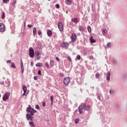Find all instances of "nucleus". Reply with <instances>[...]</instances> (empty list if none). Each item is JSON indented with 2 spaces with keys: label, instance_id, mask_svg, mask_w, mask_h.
Returning a JSON list of instances; mask_svg holds the SVG:
<instances>
[{
  "label": "nucleus",
  "instance_id": "nucleus-2",
  "mask_svg": "<svg viewBox=\"0 0 127 127\" xmlns=\"http://www.w3.org/2000/svg\"><path fill=\"white\" fill-rule=\"evenodd\" d=\"M27 113H30V115L32 116H34V114L36 113V110H34V109L32 108L30 105H28V108L26 109Z\"/></svg>",
  "mask_w": 127,
  "mask_h": 127
},
{
  "label": "nucleus",
  "instance_id": "nucleus-51",
  "mask_svg": "<svg viewBox=\"0 0 127 127\" xmlns=\"http://www.w3.org/2000/svg\"><path fill=\"white\" fill-rule=\"evenodd\" d=\"M31 66H33V64H32V63H31Z\"/></svg>",
  "mask_w": 127,
  "mask_h": 127
},
{
  "label": "nucleus",
  "instance_id": "nucleus-54",
  "mask_svg": "<svg viewBox=\"0 0 127 127\" xmlns=\"http://www.w3.org/2000/svg\"><path fill=\"white\" fill-rule=\"evenodd\" d=\"M1 97V95H0V98Z\"/></svg>",
  "mask_w": 127,
  "mask_h": 127
},
{
  "label": "nucleus",
  "instance_id": "nucleus-40",
  "mask_svg": "<svg viewBox=\"0 0 127 127\" xmlns=\"http://www.w3.org/2000/svg\"><path fill=\"white\" fill-rule=\"evenodd\" d=\"M28 27H29V28H31V27H32V25H29L28 24L27 25Z\"/></svg>",
  "mask_w": 127,
  "mask_h": 127
},
{
  "label": "nucleus",
  "instance_id": "nucleus-46",
  "mask_svg": "<svg viewBox=\"0 0 127 127\" xmlns=\"http://www.w3.org/2000/svg\"><path fill=\"white\" fill-rule=\"evenodd\" d=\"M61 77H63L64 76V74L63 73H60Z\"/></svg>",
  "mask_w": 127,
  "mask_h": 127
},
{
  "label": "nucleus",
  "instance_id": "nucleus-1",
  "mask_svg": "<svg viewBox=\"0 0 127 127\" xmlns=\"http://www.w3.org/2000/svg\"><path fill=\"white\" fill-rule=\"evenodd\" d=\"M85 103H83L78 107V112L79 114H83V111H82V109H84L85 108V111H90V106L89 105L86 106Z\"/></svg>",
  "mask_w": 127,
  "mask_h": 127
},
{
  "label": "nucleus",
  "instance_id": "nucleus-38",
  "mask_svg": "<svg viewBox=\"0 0 127 127\" xmlns=\"http://www.w3.org/2000/svg\"><path fill=\"white\" fill-rule=\"evenodd\" d=\"M67 59L68 61H69V62H71V61H72V60L71 59V58H70V57H68Z\"/></svg>",
  "mask_w": 127,
  "mask_h": 127
},
{
  "label": "nucleus",
  "instance_id": "nucleus-17",
  "mask_svg": "<svg viewBox=\"0 0 127 127\" xmlns=\"http://www.w3.org/2000/svg\"><path fill=\"white\" fill-rule=\"evenodd\" d=\"M111 76V73L110 72H108L106 75V79L107 80V81H110V77Z\"/></svg>",
  "mask_w": 127,
  "mask_h": 127
},
{
  "label": "nucleus",
  "instance_id": "nucleus-16",
  "mask_svg": "<svg viewBox=\"0 0 127 127\" xmlns=\"http://www.w3.org/2000/svg\"><path fill=\"white\" fill-rule=\"evenodd\" d=\"M90 41L91 43H96V40L94 39L93 36H91L90 38Z\"/></svg>",
  "mask_w": 127,
  "mask_h": 127
},
{
  "label": "nucleus",
  "instance_id": "nucleus-30",
  "mask_svg": "<svg viewBox=\"0 0 127 127\" xmlns=\"http://www.w3.org/2000/svg\"><path fill=\"white\" fill-rule=\"evenodd\" d=\"M35 108L37 110H40V107H39V105H37L35 106Z\"/></svg>",
  "mask_w": 127,
  "mask_h": 127
},
{
  "label": "nucleus",
  "instance_id": "nucleus-35",
  "mask_svg": "<svg viewBox=\"0 0 127 127\" xmlns=\"http://www.w3.org/2000/svg\"><path fill=\"white\" fill-rule=\"evenodd\" d=\"M42 105H43V107H45V106H46V102H43L42 103Z\"/></svg>",
  "mask_w": 127,
  "mask_h": 127
},
{
  "label": "nucleus",
  "instance_id": "nucleus-34",
  "mask_svg": "<svg viewBox=\"0 0 127 127\" xmlns=\"http://www.w3.org/2000/svg\"><path fill=\"white\" fill-rule=\"evenodd\" d=\"M45 65H46V68H49V64H48V63H47V62L46 63Z\"/></svg>",
  "mask_w": 127,
  "mask_h": 127
},
{
  "label": "nucleus",
  "instance_id": "nucleus-15",
  "mask_svg": "<svg viewBox=\"0 0 127 127\" xmlns=\"http://www.w3.org/2000/svg\"><path fill=\"white\" fill-rule=\"evenodd\" d=\"M47 33L48 34V36H49V37L52 36V31L51 30H48L47 31Z\"/></svg>",
  "mask_w": 127,
  "mask_h": 127
},
{
  "label": "nucleus",
  "instance_id": "nucleus-8",
  "mask_svg": "<svg viewBox=\"0 0 127 127\" xmlns=\"http://www.w3.org/2000/svg\"><path fill=\"white\" fill-rule=\"evenodd\" d=\"M35 54L36 59H37V60H39L41 58L40 53H39V51H38V50L35 51Z\"/></svg>",
  "mask_w": 127,
  "mask_h": 127
},
{
  "label": "nucleus",
  "instance_id": "nucleus-21",
  "mask_svg": "<svg viewBox=\"0 0 127 127\" xmlns=\"http://www.w3.org/2000/svg\"><path fill=\"white\" fill-rule=\"evenodd\" d=\"M11 68L13 69H15L16 67H15V65L14 64V63H11Z\"/></svg>",
  "mask_w": 127,
  "mask_h": 127
},
{
  "label": "nucleus",
  "instance_id": "nucleus-3",
  "mask_svg": "<svg viewBox=\"0 0 127 127\" xmlns=\"http://www.w3.org/2000/svg\"><path fill=\"white\" fill-rule=\"evenodd\" d=\"M29 55L31 58L34 57V50H33V48L30 47L29 49Z\"/></svg>",
  "mask_w": 127,
  "mask_h": 127
},
{
  "label": "nucleus",
  "instance_id": "nucleus-5",
  "mask_svg": "<svg viewBox=\"0 0 127 127\" xmlns=\"http://www.w3.org/2000/svg\"><path fill=\"white\" fill-rule=\"evenodd\" d=\"M64 83L66 86H68L70 83V77H65L64 80Z\"/></svg>",
  "mask_w": 127,
  "mask_h": 127
},
{
  "label": "nucleus",
  "instance_id": "nucleus-25",
  "mask_svg": "<svg viewBox=\"0 0 127 127\" xmlns=\"http://www.w3.org/2000/svg\"><path fill=\"white\" fill-rule=\"evenodd\" d=\"M79 30L80 31H83L84 30V27H83L82 26H80L79 27Z\"/></svg>",
  "mask_w": 127,
  "mask_h": 127
},
{
  "label": "nucleus",
  "instance_id": "nucleus-14",
  "mask_svg": "<svg viewBox=\"0 0 127 127\" xmlns=\"http://www.w3.org/2000/svg\"><path fill=\"white\" fill-rule=\"evenodd\" d=\"M23 90L24 91V93L22 96H24V95L26 94V91H27V87H26V86H23Z\"/></svg>",
  "mask_w": 127,
  "mask_h": 127
},
{
  "label": "nucleus",
  "instance_id": "nucleus-53",
  "mask_svg": "<svg viewBox=\"0 0 127 127\" xmlns=\"http://www.w3.org/2000/svg\"><path fill=\"white\" fill-rule=\"evenodd\" d=\"M25 24H26V23H25V22L24 23V26H25Z\"/></svg>",
  "mask_w": 127,
  "mask_h": 127
},
{
  "label": "nucleus",
  "instance_id": "nucleus-48",
  "mask_svg": "<svg viewBox=\"0 0 127 127\" xmlns=\"http://www.w3.org/2000/svg\"><path fill=\"white\" fill-rule=\"evenodd\" d=\"M23 72H24V69H21L22 74H23Z\"/></svg>",
  "mask_w": 127,
  "mask_h": 127
},
{
  "label": "nucleus",
  "instance_id": "nucleus-49",
  "mask_svg": "<svg viewBox=\"0 0 127 127\" xmlns=\"http://www.w3.org/2000/svg\"><path fill=\"white\" fill-rule=\"evenodd\" d=\"M90 59H93V56H90Z\"/></svg>",
  "mask_w": 127,
  "mask_h": 127
},
{
  "label": "nucleus",
  "instance_id": "nucleus-47",
  "mask_svg": "<svg viewBox=\"0 0 127 127\" xmlns=\"http://www.w3.org/2000/svg\"><path fill=\"white\" fill-rule=\"evenodd\" d=\"M34 80H37V77L34 76Z\"/></svg>",
  "mask_w": 127,
  "mask_h": 127
},
{
  "label": "nucleus",
  "instance_id": "nucleus-13",
  "mask_svg": "<svg viewBox=\"0 0 127 127\" xmlns=\"http://www.w3.org/2000/svg\"><path fill=\"white\" fill-rule=\"evenodd\" d=\"M65 3L67 5H71L72 4V0H65Z\"/></svg>",
  "mask_w": 127,
  "mask_h": 127
},
{
  "label": "nucleus",
  "instance_id": "nucleus-9",
  "mask_svg": "<svg viewBox=\"0 0 127 127\" xmlns=\"http://www.w3.org/2000/svg\"><path fill=\"white\" fill-rule=\"evenodd\" d=\"M71 22H74V23L77 24L78 22H80V19L78 18H74L71 19Z\"/></svg>",
  "mask_w": 127,
  "mask_h": 127
},
{
  "label": "nucleus",
  "instance_id": "nucleus-11",
  "mask_svg": "<svg viewBox=\"0 0 127 127\" xmlns=\"http://www.w3.org/2000/svg\"><path fill=\"white\" fill-rule=\"evenodd\" d=\"M61 47H65L67 48L68 46H69V43L64 42L61 44Z\"/></svg>",
  "mask_w": 127,
  "mask_h": 127
},
{
  "label": "nucleus",
  "instance_id": "nucleus-36",
  "mask_svg": "<svg viewBox=\"0 0 127 127\" xmlns=\"http://www.w3.org/2000/svg\"><path fill=\"white\" fill-rule=\"evenodd\" d=\"M38 74L40 76H41L42 74H41V71L40 70H38Z\"/></svg>",
  "mask_w": 127,
  "mask_h": 127
},
{
  "label": "nucleus",
  "instance_id": "nucleus-55",
  "mask_svg": "<svg viewBox=\"0 0 127 127\" xmlns=\"http://www.w3.org/2000/svg\"><path fill=\"white\" fill-rule=\"evenodd\" d=\"M49 0V1H50V0Z\"/></svg>",
  "mask_w": 127,
  "mask_h": 127
},
{
  "label": "nucleus",
  "instance_id": "nucleus-41",
  "mask_svg": "<svg viewBox=\"0 0 127 127\" xmlns=\"http://www.w3.org/2000/svg\"><path fill=\"white\" fill-rule=\"evenodd\" d=\"M107 47H111V43H109L107 44Z\"/></svg>",
  "mask_w": 127,
  "mask_h": 127
},
{
  "label": "nucleus",
  "instance_id": "nucleus-28",
  "mask_svg": "<svg viewBox=\"0 0 127 127\" xmlns=\"http://www.w3.org/2000/svg\"><path fill=\"white\" fill-rule=\"evenodd\" d=\"M87 30L89 32H91L92 31V29L91 28V26H89L87 28Z\"/></svg>",
  "mask_w": 127,
  "mask_h": 127
},
{
  "label": "nucleus",
  "instance_id": "nucleus-27",
  "mask_svg": "<svg viewBox=\"0 0 127 127\" xmlns=\"http://www.w3.org/2000/svg\"><path fill=\"white\" fill-rule=\"evenodd\" d=\"M54 98V97L53 96V95H52L50 97V100L52 102V105L53 104V98Z\"/></svg>",
  "mask_w": 127,
  "mask_h": 127
},
{
  "label": "nucleus",
  "instance_id": "nucleus-7",
  "mask_svg": "<svg viewBox=\"0 0 127 127\" xmlns=\"http://www.w3.org/2000/svg\"><path fill=\"white\" fill-rule=\"evenodd\" d=\"M71 39V41L72 42H75V41H76V39L77 38V35H76V34L73 33L71 35V37H70Z\"/></svg>",
  "mask_w": 127,
  "mask_h": 127
},
{
  "label": "nucleus",
  "instance_id": "nucleus-12",
  "mask_svg": "<svg viewBox=\"0 0 127 127\" xmlns=\"http://www.w3.org/2000/svg\"><path fill=\"white\" fill-rule=\"evenodd\" d=\"M32 117H33V116L30 115V114H27L26 115V118L28 121H29V120L32 121V120H33V119L32 118Z\"/></svg>",
  "mask_w": 127,
  "mask_h": 127
},
{
  "label": "nucleus",
  "instance_id": "nucleus-45",
  "mask_svg": "<svg viewBox=\"0 0 127 127\" xmlns=\"http://www.w3.org/2000/svg\"><path fill=\"white\" fill-rule=\"evenodd\" d=\"M21 70H24V67H23V65H21Z\"/></svg>",
  "mask_w": 127,
  "mask_h": 127
},
{
  "label": "nucleus",
  "instance_id": "nucleus-23",
  "mask_svg": "<svg viewBox=\"0 0 127 127\" xmlns=\"http://www.w3.org/2000/svg\"><path fill=\"white\" fill-rule=\"evenodd\" d=\"M102 33L103 34V35H106V34H107V30L105 29H103L102 30Z\"/></svg>",
  "mask_w": 127,
  "mask_h": 127
},
{
  "label": "nucleus",
  "instance_id": "nucleus-37",
  "mask_svg": "<svg viewBox=\"0 0 127 127\" xmlns=\"http://www.w3.org/2000/svg\"><path fill=\"white\" fill-rule=\"evenodd\" d=\"M38 34H39V35H41V34H42V32H41V31H40V30H39Z\"/></svg>",
  "mask_w": 127,
  "mask_h": 127
},
{
  "label": "nucleus",
  "instance_id": "nucleus-22",
  "mask_svg": "<svg viewBox=\"0 0 127 127\" xmlns=\"http://www.w3.org/2000/svg\"><path fill=\"white\" fill-rule=\"evenodd\" d=\"M50 66H51V67H53V66H54V61L51 60V61H50Z\"/></svg>",
  "mask_w": 127,
  "mask_h": 127
},
{
  "label": "nucleus",
  "instance_id": "nucleus-10",
  "mask_svg": "<svg viewBox=\"0 0 127 127\" xmlns=\"http://www.w3.org/2000/svg\"><path fill=\"white\" fill-rule=\"evenodd\" d=\"M5 30V27H4V25L2 23H0V31H4Z\"/></svg>",
  "mask_w": 127,
  "mask_h": 127
},
{
  "label": "nucleus",
  "instance_id": "nucleus-39",
  "mask_svg": "<svg viewBox=\"0 0 127 127\" xmlns=\"http://www.w3.org/2000/svg\"><path fill=\"white\" fill-rule=\"evenodd\" d=\"M78 123H79V119H76L75 120V124H78Z\"/></svg>",
  "mask_w": 127,
  "mask_h": 127
},
{
  "label": "nucleus",
  "instance_id": "nucleus-50",
  "mask_svg": "<svg viewBox=\"0 0 127 127\" xmlns=\"http://www.w3.org/2000/svg\"><path fill=\"white\" fill-rule=\"evenodd\" d=\"M99 100H101V97L100 96H98Z\"/></svg>",
  "mask_w": 127,
  "mask_h": 127
},
{
  "label": "nucleus",
  "instance_id": "nucleus-33",
  "mask_svg": "<svg viewBox=\"0 0 127 127\" xmlns=\"http://www.w3.org/2000/svg\"><path fill=\"white\" fill-rule=\"evenodd\" d=\"M56 8H59L60 7V5L59 4H56Z\"/></svg>",
  "mask_w": 127,
  "mask_h": 127
},
{
  "label": "nucleus",
  "instance_id": "nucleus-43",
  "mask_svg": "<svg viewBox=\"0 0 127 127\" xmlns=\"http://www.w3.org/2000/svg\"><path fill=\"white\" fill-rule=\"evenodd\" d=\"M56 59L57 61H58V62L60 61V60L59 59V58H58V57H56Z\"/></svg>",
  "mask_w": 127,
  "mask_h": 127
},
{
  "label": "nucleus",
  "instance_id": "nucleus-52",
  "mask_svg": "<svg viewBox=\"0 0 127 127\" xmlns=\"http://www.w3.org/2000/svg\"><path fill=\"white\" fill-rule=\"evenodd\" d=\"M110 94H112V90H110Z\"/></svg>",
  "mask_w": 127,
  "mask_h": 127
},
{
  "label": "nucleus",
  "instance_id": "nucleus-31",
  "mask_svg": "<svg viewBox=\"0 0 127 127\" xmlns=\"http://www.w3.org/2000/svg\"><path fill=\"white\" fill-rule=\"evenodd\" d=\"M76 58H77V60H80L81 59V56L77 55L76 57Z\"/></svg>",
  "mask_w": 127,
  "mask_h": 127
},
{
  "label": "nucleus",
  "instance_id": "nucleus-18",
  "mask_svg": "<svg viewBox=\"0 0 127 127\" xmlns=\"http://www.w3.org/2000/svg\"><path fill=\"white\" fill-rule=\"evenodd\" d=\"M42 66H43V64L41 63H38L36 64V67H42Z\"/></svg>",
  "mask_w": 127,
  "mask_h": 127
},
{
  "label": "nucleus",
  "instance_id": "nucleus-32",
  "mask_svg": "<svg viewBox=\"0 0 127 127\" xmlns=\"http://www.w3.org/2000/svg\"><path fill=\"white\" fill-rule=\"evenodd\" d=\"M13 6H15V4H16V0H14V2L12 3Z\"/></svg>",
  "mask_w": 127,
  "mask_h": 127
},
{
  "label": "nucleus",
  "instance_id": "nucleus-20",
  "mask_svg": "<svg viewBox=\"0 0 127 127\" xmlns=\"http://www.w3.org/2000/svg\"><path fill=\"white\" fill-rule=\"evenodd\" d=\"M33 34L34 36L36 34V27H34L33 30Z\"/></svg>",
  "mask_w": 127,
  "mask_h": 127
},
{
  "label": "nucleus",
  "instance_id": "nucleus-29",
  "mask_svg": "<svg viewBox=\"0 0 127 127\" xmlns=\"http://www.w3.org/2000/svg\"><path fill=\"white\" fill-rule=\"evenodd\" d=\"M8 1H9V0H2L3 3H7Z\"/></svg>",
  "mask_w": 127,
  "mask_h": 127
},
{
  "label": "nucleus",
  "instance_id": "nucleus-19",
  "mask_svg": "<svg viewBox=\"0 0 127 127\" xmlns=\"http://www.w3.org/2000/svg\"><path fill=\"white\" fill-rule=\"evenodd\" d=\"M29 124L31 127H35V124L33 123V122H30Z\"/></svg>",
  "mask_w": 127,
  "mask_h": 127
},
{
  "label": "nucleus",
  "instance_id": "nucleus-42",
  "mask_svg": "<svg viewBox=\"0 0 127 127\" xmlns=\"http://www.w3.org/2000/svg\"><path fill=\"white\" fill-rule=\"evenodd\" d=\"M21 63H20V64H21V66H23V63L22 62V60H21Z\"/></svg>",
  "mask_w": 127,
  "mask_h": 127
},
{
  "label": "nucleus",
  "instance_id": "nucleus-44",
  "mask_svg": "<svg viewBox=\"0 0 127 127\" xmlns=\"http://www.w3.org/2000/svg\"><path fill=\"white\" fill-rule=\"evenodd\" d=\"M6 63H11V60L7 61Z\"/></svg>",
  "mask_w": 127,
  "mask_h": 127
},
{
  "label": "nucleus",
  "instance_id": "nucleus-24",
  "mask_svg": "<svg viewBox=\"0 0 127 127\" xmlns=\"http://www.w3.org/2000/svg\"><path fill=\"white\" fill-rule=\"evenodd\" d=\"M5 16V13L4 12H2V15H1L2 19H4Z\"/></svg>",
  "mask_w": 127,
  "mask_h": 127
},
{
  "label": "nucleus",
  "instance_id": "nucleus-4",
  "mask_svg": "<svg viewBox=\"0 0 127 127\" xmlns=\"http://www.w3.org/2000/svg\"><path fill=\"white\" fill-rule=\"evenodd\" d=\"M9 96H10V93L9 92L5 93L3 96L2 100L4 101H6V100H8V98H9Z\"/></svg>",
  "mask_w": 127,
  "mask_h": 127
},
{
  "label": "nucleus",
  "instance_id": "nucleus-26",
  "mask_svg": "<svg viewBox=\"0 0 127 127\" xmlns=\"http://www.w3.org/2000/svg\"><path fill=\"white\" fill-rule=\"evenodd\" d=\"M100 73H99V72L96 73L95 74V77H96V79H98V78H99V77H100Z\"/></svg>",
  "mask_w": 127,
  "mask_h": 127
},
{
  "label": "nucleus",
  "instance_id": "nucleus-6",
  "mask_svg": "<svg viewBox=\"0 0 127 127\" xmlns=\"http://www.w3.org/2000/svg\"><path fill=\"white\" fill-rule=\"evenodd\" d=\"M58 27L60 31H63L64 30V28L63 27V24L62 22H59L58 23Z\"/></svg>",
  "mask_w": 127,
  "mask_h": 127
}]
</instances>
